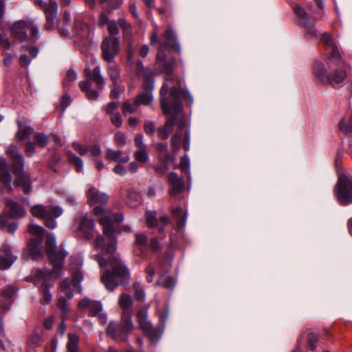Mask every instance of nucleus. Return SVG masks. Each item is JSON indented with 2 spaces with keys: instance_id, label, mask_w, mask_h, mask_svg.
<instances>
[{
  "instance_id": "36",
  "label": "nucleus",
  "mask_w": 352,
  "mask_h": 352,
  "mask_svg": "<svg viewBox=\"0 0 352 352\" xmlns=\"http://www.w3.org/2000/svg\"><path fill=\"white\" fill-rule=\"evenodd\" d=\"M157 285L162 286L168 289H173L176 284L175 279L165 274H161L156 282Z\"/></svg>"
},
{
  "instance_id": "13",
  "label": "nucleus",
  "mask_w": 352,
  "mask_h": 352,
  "mask_svg": "<svg viewBox=\"0 0 352 352\" xmlns=\"http://www.w3.org/2000/svg\"><path fill=\"white\" fill-rule=\"evenodd\" d=\"M314 74L320 81L324 83H330L333 87L342 83L346 78V71L343 69H338L332 76H329L323 64L320 61L315 62Z\"/></svg>"
},
{
  "instance_id": "25",
  "label": "nucleus",
  "mask_w": 352,
  "mask_h": 352,
  "mask_svg": "<svg viewBox=\"0 0 352 352\" xmlns=\"http://www.w3.org/2000/svg\"><path fill=\"white\" fill-rule=\"evenodd\" d=\"M1 251L5 256L0 255V270H5L16 261V256L12 253L11 246L7 243L2 245Z\"/></svg>"
},
{
  "instance_id": "37",
  "label": "nucleus",
  "mask_w": 352,
  "mask_h": 352,
  "mask_svg": "<svg viewBox=\"0 0 352 352\" xmlns=\"http://www.w3.org/2000/svg\"><path fill=\"white\" fill-rule=\"evenodd\" d=\"M79 337L73 333L68 334V341L67 343V352H78Z\"/></svg>"
},
{
  "instance_id": "64",
  "label": "nucleus",
  "mask_w": 352,
  "mask_h": 352,
  "mask_svg": "<svg viewBox=\"0 0 352 352\" xmlns=\"http://www.w3.org/2000/svg\"><path fill=\"white\" fill-rule=\"evenodd\" d=\"M120 28L124 32H128L131 30V25L124 19H120L118 21Z\"/></svg>"
},
{
  "instance_id": "6",
  "label": "nucleus",
  "mask_w": 352,
  "mask_h": 352,
  "mask_svg": "<svg viewBox=\"0 0 352 352\" xmlns=\"http://www.w3.org/2000/svg\"><path fill=\"white\" fill-rule=\"evenodd\" d=\"M82 280V274L77 270L72 273L71 281L68 278L63 279L60 284V292L64 293L65 296H60L57 302V306L62 314V320H65L67 318L68 312L67 300L73 298V292L71 288L72 287L76 289L78 293L82 292L80 282Z\"/></svg>"
},
{
  "instance_id": "7",
  "label": "nucleus",
  "mask_w": 352,
  "mask_h": 352,
  "mask_svg": "<svg viewBox=\"0 0 352 352\" xmlns=\"http://www.w3.org/2000/svg\"><path fill=\"white\" fill-rule=\"evenodd\" d=\"M45 245L49 260L53 265L51 270H54V276L58 278L61 274L67 252L65 250H57L56 239L53 234H49L47 236Z\"/></svg>"
},
{
  "instance_id": "22",
  "label": "nucleus",
  "mask_w": 352,
  "mask_h": 352,
  "mask_svg": "<svg viewBox=\"0 0 352 352\" xmlns=\"http://www.w3.org/2000/svg\"><path fill=\"white\" fill-rule=\"evenodd\" d=\"M320 41L322 42L326 50L329 49V59L331 61H338L341 56L336 43L328 33H323L320 35Z\"/></svg>"
},
{
  "instance_id": "16",
  "label": "nucleus",
  "mask_w": 352,
  "mask_h": 352,
  "mask_svg": "<svg viewBox=\"0 0 352 352\" xmlns=\"http://www.w3.org/2000/svg\"><path fill=\"white\" fill-rule=\"evenodd\" d=\"M148 306L141 307L138 311L136 317L139 326L151 341H157L162 333L155 329L152 324L147 320Z\"/></svg>"
},
{
  "instance_id": "20",
  "label": "nucleus",
  "mask_w": 352,
  "mask_h": 352,
  "mask_svg": "<svg viewBox=\"0 0 352 352\" xmlns=\"http://www.w3.org/2000/svg\"><path fill=\"white\" fill-rule=\"evenodd\" d=\"M142 87L144 92L140 94L135 99L136 107L140 104L148 105L153 100L152 91L154 87V80L152 76H145Z\"/></svg>"
},
{
  "instance_id": "8",
  "label": "nucleus",
  "mask_w": 352,
  "mask_h": 352,
  "mask_svg": "<svg viewBox=\"0 0 352 352\" xmlns=\"http://www.w3.org/2000/svg\"><path fill=\"white\" fill-rule=\"evenodd\" d=\"M35 284H41L38 287V291L42 296L40 302L43 305L50 303L52 300V296L50 292V283L52 279H56L54 276V270H36L34 274Z\"/></svg>"
},
{
  "instance_id": "19",
  "label": "nucleus",
  "mask_w": 352,
  "mask_h": 352,
  "mask_svg": "<svg viewBox=\"0 0 352 352\" xmlns=\"http://www.w3.org/2000/svg\"><path fill=\"white\" fill-rule=\"evenodd\" d=\"M156 150L158 153V161L161 165L153 166L154 170L159 174H164L168 169L169 162L171 160V156L168 153V145L166 143H157L155 144Z\"/></svg>"
},
{
  "instance_id": "23",
  "label": "nucleus",
  "mask_w": 352,
  "mask_h": 352,
  "mask_svg": "<svg viewBox=\"0 0 352 352\" xmlns=\"http://www.w3.org/2000/svg\"><path fill=\"white\" fill-rule=\"evenodd\" d=\"M17 290V287L9 286L0 292V311L3 315L10 309L12 302V297Z\"/></svg>"
},
{
  "instance_id": "53",
  "label": "nucleus",
  "mask_w": 352,
  "mask_h": 352,
  "mask_svg": "<svg viewBox=\"0 0 352 352\" xmlns=\"http://www.w3.org/2000/svg\"><path fill=\"white\" fill-rule=\"evenodd\" d=\"M118 23L114 20L110 21L108 23L107 30L109 34L114 36L118 33Z\"/></svg>"
},
{
  "instance_id": "62",
  "label": "nucleus",
  "mask_w": 352,
  "mask_h": 352,
  "mask_svg": "<svg viewBox=\"0 0 352 352\" xmlns=\"http://www.w3.org/2000/svg\"><path fill=\"white\" fill-rule=\"evenodd\" d=\"M113 86H114V88L111 91V93H110V98L112 99H116L119 97V95H120V92L122 91L123 89L122 87H119L118 85H117V84Z\"/></svg>"
},
{
  "instance_id": "1",
  "label": "nucleus",
  "mask_w": 352,
  "mask_h": 352,
  "mask_svg": "<svg viewBox=\"0 0 352 352\" xmlns=\"http://www.w3.org/2000/svg\"><path fill=\"white\" fill-rule=\"evenodd\" d=\"M157 63L165 74V82L160 89V104L164 112L168 113L171 110L175 112L180 111L182 109V98L191 105L193 102L192 96L187 90L182 89V80L173 74V65L167 62L162 49L157 52Z\"/></svg>"
},
{
  "instance_id": "56",
  "label": "nucleus",
  "mask_w": 352,
  "mask_h": 352,
  "mask_svg": "<svg viewBox=\"0 0 352 352\" xmlns=\"http://www.w3.org/2000/svg\"><path fill=\"white\" fill-rule=\"evenodd\" d=\"M146 280L148 283L153 282V277L155 274V267L152 264H149L146 269Z\"/></svg>"
},
{
  "instance_id": "14",
  "label": "nucleus",
  "mask_w": 352,
  "mask_h": 352,
  "mask_svg": "<svg viewBox=\"0 0 352 352\" xmlns=\"http://www.w3.org/2000/svg\"><path fill=\"white\" fill-rule=\"evenodd\" d=\"M335 195L342 206L352 204V180L346 175L344 174L339 175Z\"/></svg>"
},
{
  "instance_id": "17",
  "label": "nucleus",
  "mask_w": 352,
  "mask_h": 352,
  "mask_svg": "<svg viewBox=\"0 0 352 352\" xmlns=\"http://www.w3.org/2000/svg\"><path fill=\"white\" fill-rule=\"evenodd\" d=\"M294 11L298 17V23L299 25L304 28L307 31L305 36L307 38L316 36L317 31L315 28V19L309 16L304 8L299 5L295 6Z\"/></svg>"
},
{
  "instance_id": "15",
  "label": "nucleus",
  "mask_w": 352,
  "mask_h": 352,
  "mask_svg": "<svg viewBox=\"0 0 352 352\" xmlns=\"http://www.w3.org/2000/svg\"><path fill=\"white\" fill-rule=\"evenodd\" d=\"M182 141V146L186 151L190 149V129L187 126L184 120H180L177 124V130L176 133L171 138V146L173 153H176L180 149Z\"/></svg>"
},
{
  "instance_id": "4",
  "label": "nucleus",
  "mask_w": 352,
  "mask_h": 352,
  "mask_svg": "<svg viewBox=\"0 0 352 352\" xmlns=\"http://www.w3.org/2000/svg\"><path fill=\"white\" fill-rule=\"evenodd\" d=\"M119 305L122 309L121 324L110 322L107 328V334L118 342L127 341L128 334L133 329L131 321L133 301L129 295L122 294L119 298Z\"/></svg>"
},
{
  "instance_id": "47",
  "label": "nucleus",
  "mask_w": 352,
  "mask_h": 352,
  "mask_svg": "<svg viewBox=\"0 0 352 352\" xmlns=\"http://www.w3.org/2000/svg\"><path fill=\"white\" fill-rule=\"evenodd\" d=\"M89 311L91 316H94L98 314L102 308V304L98 301L91 300Z\"/></svg>"
},
{
  "instance_id": "41",
  "label": "nucleus",
  "mask_w": 352,
  "mask_h": 352,
  "mask_svg": "<svg viewBox=\"0 0 352 352\" xmlns=\"http://www.w3.org/2000/svg\"><path fill=\"white\" fill-rule=\"evenodd\" d=\"M108 74L112 80L113 85H116L120 77L118 67L114 64L109 65L108 67Z\"/></svg>"
},
{
  "instance_id": "59",
  "label": "nucleus",
  "mask_w": 352,
  "mask_h": 352,
  "mask_svg": "<svg viewBox=\"0 0 352 352\" xmlns=\"http://www.w3.org/2000/svg\"><path fill=\"white\" fill-rule=\"evenodd\" d=\"M160 248V243L155 238L151 239L149 243L148 242V249H151L152 251H156Z\"/></svg>"
},
{
  "instance_id": "60",
  "label": "nucleus",
  "mask_w": 352,
  "mask_h": 352,
  "mask_svg": "<svg viewBox=\"0 0 352 352\" xmlns=\"http://www.w3.org/2000/svg\"><path fill=\"white\" fill-rule=\"evenodd\" d=\"M71 98L69 95H64L61 98L60 102V109L62 113L65 110V109L70 104Z\"/></svg>"
},
{
  "instance_id": "10",
  "label": "nucleus",
  "mask_w": 352,
  "mask_h": 352,
  "mask_svg": "<svg viewBox=\"0 0 352 352\" xmlns=\"http://www.w3.org/2000/svg\"><path fill=\"white\" fill-rule=\"evenodd\" d=\"M31 213L34 217L43 219L46 227L54 229L57 223L56 219L63 214V209L59 206H43L37 204L32 207Z\"/></svg>"
},
{
  "instance_id": "21",
  "label": "nucleus",
  "mask_w": 352,
  "mask_h": 352,
  "mask_svg": "<svg viewBox=\"0 0 352 352\" xmlns=\"http://www.w3.org/2000/svg\"><path fill=\"white\" fill-rule=\"evenodd\" d=\"M182 110L183 108L177 112H175L173 110H171L168 113H165L164 112H163L165 115H169L170 113H173V115L167 118L164 126L160 127L157 129V136L159 138L162 140H166L168 138L169 135L172 133L173 127L176 123L177 115L181 111H182ZM162 111H164L162 110Z\"/></svg>"
},
{
  "instance_id": "24",
  "label": "nucleus",
  "mask_w": 352,
  "mask_h": 352,
  "mask_svg": "<svg viewBox=\"0 0 352 352\" xmlns=\"http://www.w3.org/2000/svg\"><path fill=\"white\" fill-rule=\"evenodd\" d=\"M80 233L86 239H91L94 236L95 222L92 217L84 216L78 226Z\"/></svg>"
},
{
  "instance_id": "27",
  "label": "nucleus",
  "mask_w": 352,
  "mask_h": 352,
  "mask_svg": "<svg viewBox=\"0 0 352 352\" xmlns=\"http://www.w3.org/2000/svg\"><path fill=\"white\" fill-rule=\"evenodd\" d=\"M88 202L91 206L96 204H104L108 200V195L104 192H99L96 188L91 187L87 192Z\"/></svg>"
},
{
  "instance_id": "9",
  "label": "nucleus",
  "mask_w": 352,
  "mask_h": 352,
  "mask_svg": "<svg viewBox=\"0 0 352 352\" xmlns=\"http://www.w3.org/2000/svg\"><path fill=\"white\" fill-rule=\"evenodd\" d=\"M85 74L87 78V80L80 81L79 83V87L82 91L86 94L89 100H96L99 96V93L96 90L90 89L91 86L90 80L94 81L99 89L102 88L104 78L100 74V67L99 66H96L93 69V70L87 68L85 69Z\"/></svg>"
},
{
  "instance_id": "55",
  "label": "nucleus",
  "mask_w": 352,
  "mask_h": 352,
  "mask_svg": "<svg viewBox=\"0 0 352 352\" xmlns=\"http://www.w3.org/2000/svg\"><path fill=\"white\" fill-rule=\"evenodd\" d=\"M138 107L135 105V102H134V104H131L128 102H125L122 105V111L124 113H133L136 111Z\"/></svg>"
},
{
  "instance_id": "61",
  "label": "nucleus",
  "mask_w": 352,
  "mask_h": 352,
  "mask_svg": "<svg viewBox=\"0 0 352 352\" xmlns=\"http://www.w3.org/2000/svg\"><path fill=\"white\" fill-rule=\"evenodd\" d=\"M91 299L88 298H84L78 302V308L81 310L89 309L91 302Z\"/></svg>"
},
{
  "instance_id": "46",
  "label": "nucleus",
  "mask_w": 352,
  "mask_h": 352,
  "mask_svg": "<svg viewBox=\"0 0 352 352\" xmlns=\"http://www.w3.org/2000/svg\"><path fill=\"white\" fill-rule=\"evenodd\" d=\"M76 73L72 69H69L63 81L64 87H70V83L76 80Z\"/></svg>"
},
{
  "instance_id": "44",
  "label": "nucleus",
  "mask_w": 352,
  "mask_h": 352,
  "mask_svg": "<svg viewBox=\"0 0 352 352\" xmlns=\"http://www.w3.org/2000/svg\"><path fill=\"white\" fill-rule=\"evenodd\" d=\"M146 224L149 228H153L157 224V217L155 211H147L146 212Z\"/></svg>"
},
{
  "instance_id": "54",
  "label": "nucleus",
  "mask_w": 352,
  "mask_h": 352,
  "mask_svg": "<svg viewBox=\"0 0 352 352\" xmlns=\"http://www.w3.org/2000/svg\"><path fill=\"white\" fill-rule=\"evenodd\" d=\"M135 146L138 149L146 148L145 144L143 142V135L142 134H137L134 140Z\"/></svg>"
},
{
  "instance_id": "30",
  "label": "nucleus",
  "mask_w": 352,
  "mask_h": 352,
  "mask_svg": "<svg viewBox=\"0 0 352 352\" xmlns=\"http://www.w3.org/2000/svg\"><path fill=\"white\" fill-rule=\"evenodd\" d=\"M74 31L76 38L80 41H84L89 39L90 29L87 23L80 19H76L74 25Z\"/></svg>"
},
{
  "instance_id": "3",
  "label": "nucleus",
  "mask_w": 352,
  "mask_h": 352,
  "mask_svg": "<svg viewBox=\"0 0 352 352\" xmlns=\"http://www.w3.org/2000/svg\"><path fill=\"white\" fill-rule=\"evenodd\" d=\"M93 213L99 217V222L103 227V234L107 237L105 239L102 235H98L94 241V246L96 248H100L106 253L111 254L116 250L117 239L114 233L116 232H131V229L128 226H124L120 229L116 230L113 224L119 223L124 220L122 213H113L109 209H104L101 206H96L93 209Z\"/></svg>"
},
{
  "instance_id": "57",
  "label": "nucleus",
  "mask_w": 352,
  "mask_h": 352,
  "mask_svg": "<svg viewBox=\"0 0 352 352\" xmlns=\"http://www.w3.org/2000/svg\"><path fill=\"white\" fill-rule=\"evenodd\" d=\"M137 73L139 75L142 74L143 76V80H144L145 76H151V74L144 69L143 63L140 60L137 63Z\"/></svg>"
},
{
  "instance_id": "11",
  "label": "nucleus",
  "mask_w": 352,
  "mask_h": 352,
  "mask_svg": "<svg viewBox=\"0 0 352 352\" xmlns=\"http://www.w3.org/2000/svg\"><path fill=\"white\" fill-rule=\"evenodd\" d=\"M28 31H30L31 36L36 37L38 35V30L33 20L25 19L19 20L13 23L10 28V33L12 36L19 41H25L28 38Z\"/></svg>"
},
{
  "instance_id": "31",
  "label": "nucleus",
  "mask_w": 352,
  "mask_h": 352,
  "mask_svg": "<svg viewBox=\"0 0 352 352\" xmlns=\"http://www.w3.org/2000/svg\"><path fill=\"white\" fill-rule=\"evenodd\" d=\"M173 217L177 221L176 230H182L186 223L188 213L186 210L183 211L181 206H177L172 210Z\"/></svg>"
},
{
  "instance_id": "29",
  "label": "nucleus",
  "mask_w": 352,
  "mask_h": 352,
  "mask_svg": "<svg viewBox=\"0 0 352 352\" xmlns=\"http://www.w3.org/2000/svg\"><path fill=\"white\" fill-rule=\"evenodd\" d=\"M165 41L160 43L161 47H171L178 53L181 52L179 43L177 41V36L173 30L169 28L164 34Z\"/></svg>"
},
{
  "instance_id": "18",
  "label": "nucleus",
  "mask_w": 352,
  "mask_h": 352,
  "mask_svg": "<svg viewBox=\"0 0 352 352\" xmlns=\"http://www.w3.org/2000/svg\"><path fill=\"white\" fill-rule=\"evenodd\" d=\"M102 56L104 60L110 63L114 60L120 51V41L114 36H107L101 43Z\"/></svg>"
},
{
  "instance_id": "48",
  "label": "nucleus",
  "mask_w": 352,
  "mask_h": 352,
  "mask_svg": "<svg viewBox=\"0 0 352 352\" xmlns=\"http://www.w3.org/2000/svg\"><path fill=\"white\" fill-rule=\"evenodd\" d=\"M74 149L78 152L80 155H85L89 153V146H84L79 142H74L72 144Z\"/></svg>"
},
{
  "instance_id": "12",
  "label": "nucleus",
  "mask_w": 352,
  "mask_h": 352,
  "mask_svg": "<svg viewBox=\"0 0 352 352\" xmlns=\"http://www.w3.org/2000/svg\"><path fill=\"white\" fill-rule=\"evenodd\" d=\"M28 232L35 236L30 240L28 243V250L34 260H41L44 257L41 244L45 233L43 227L36 224H30L28 226Z\"/></svg>"
},
{
  "instance_id": "52",
  "label": "nucleus",
  "mask_w": 352,
  "mask_h": 352,
  "mask_svg": "<svg viewBox=\"0 0 352 352\" xmlns=\"http://www.w3.org/2000/svg\"><path fill=\"white\" fill-rule=\"evenodd\" d=\"M114 140L119 146H123L126 144V139L124 134L120 131L117 132L114 136Z\"/></svg>"
},
{
  "instance_id": "35",
  "label": "nucleus",
  "mask_w": 352,
  "mask_h": 352,
  "mask_svg": "<svg viewBox=\"0 0 352 352\" xmlns=\"http://www.w3.org/2000/svg\"><path fill=\"white\" fill-rule=\"evenodd\" d=\"M18 124V131L16 134V139L18 141L23 140L30 137V135L32 133L34 129L30 126H23L21 122H17Z\"/></svg>"
},
{
  "instance_id": "51",
  "label": "nucleus",
  "mask_w": 352,
  "mask_h": 352,
  "mask_svg": "<svg viewBox=\"0 0 352 352\" xmlns=\"http://www.w3.org/2000/svg\"><path fill=\"white\" fill-rule=\"evenodd\" d=\"M179 166L182 171L187 173L189 170L190 160L186 154L181 157Z\"/></svg>"
},
{
  "instance_id": "33",
  "label": "nucleus",
  "mask_w": 352,
  "mask_h": 352,
  "mask_svg": "<svg viewBox=\"0 0 352 352\" xmlns=\"http://www.w3.org/2000/svg\"><path fill=\"white\" fill-rule=\"evenodd\" d=\"M6 204L10 208V214L12 217L21 218L25 215V210L15 201L8 199Z\"/></svg>"
},
{
  "instance_id": "2",
  "label": "nucleus",
  "mask_w": 352,
  "mask_h": 352,
  "mask_svg": "<svg viewBox=\"0 0 352 352\" xmlns=\"http://www.w3.org/2000/svg\"><path fill=\"white\" fill-rule=\"evenodd\" d=\"M6 153L12 160L11 169L16 178L12 185V176L7 169L6 160L5 157H0V194L12 195L13 190L21 186L23 192L28 194L32 190V182L29 175L24 174L23 157L15 146H9Z\"/></svg>"
},
{
  "instance_id": "40",
  "label": "nucleus",
  "mask_w": 352,
  "mask_h": 352,
  "mask_svg": "<svg viewBox=\"0 0 352 352\" xmlns=\"http://www.w3.org/2000/svg\"><path fill=\"white\" fill-rule=\"evenodd\" d=\"M34 142L39 147H45L49 142L48 136L43 133H35L34 134Z\"/></svg>"
},
{
  "instance_id": "34",
  "label": "nucleus",
  "mask_w": 352,
  "mask_h": 352,
  "mask_svg": "<svg viewBox=\"0 0 352 352\" xmlns=\"http://www.w3.org/2000/svg\"><path fill=\"white\" fill-rule=\"evenodd\" d=\"M142 202V197L139 192L130 190L127 193L126 203L131 208L138 206Z\"/></svg>"
},
{
  "instance_id": "43",
  "label": "nucleus",
  "mask_w": 352,
  "mask_h": 352,
  "mask_svg": "<svg viewBox=\"0 0 352 352\" xmlns=\"http://www.w3.org/2000/svg\"><path fill=\"white\" fill-rule=\"evenodd\" d=\"M338 129L346 135L352 133V116L350 118L349 125L346 124L344 118L341 119L338 124Z\"/></svg>"
},
{
  "instance_id": "5",
  "label": "nucleus",
  "mask_w": 352,
  "mask_h": 352,
  "mask_svg": "<svg viewBox=\"0 0 352 352\" xmlns=\"http://www.w3.org/2000/svg\"><path fill=\"white\" fill-rule=\"evenodd\" d=\"M108 263L111 270L102 275L101 280L108 290L113 291L129 280L130 273L126 265L115 255L109 257Z\"/></svg>"
},
{
  "instance_id": "49",
  "label": "nucleus",
  "mask_w": 352,
  "mask_h": 352,
  "mask_svg": "<svg viewBox=\"0 0 352 352\" xmlns=\"http://www.w3.org/2000/svg\"><path fill=\"white\" fill-rule=\"evenodd\" d=\"M308 345L310 349L314 351L316 350V342L318 341V336L314 333H309L308 336Z\"/></svg>"
},
{
  "instance_id": "50",
  "label": "nucleus",
  "mask_w": 352,
  "mask_h": 352,
  "mask_svg": "<svg viewBox=\"0 0 352 352\" xmlns=\"http://www.w3.org/2000/svg\"><path fill=\"white\" fill-rule=\"evenodd\" d=\"M111 122L116 127H121L122 124V120L120 113L116 112L111 114Z\"/></svg>"
},
{
  "instance_id": "45",
  "label": "nucleus",
  "mask_w": 352,
  "mask_h": 352,
  "mask_svg": "<svg viewBox=\"0 0 352 352\" xmlns=\"http://www.w3.org/2000/svg\"><path fill=\"white\" fill-rule=\"evenodd\" d=\"M135 290V297L137 300L142 301L145 298V293L140 283H135L133 285Z\"/></svg>"
},
{
  "instance_id": "38",
  "label": "nucleus",
  "mask_w": 352,
  "mask_h": 352,
  "mask_svg": "<svg viewBox=\"0 0 352 352\" xmlns=\"http://www.w3.org/2000/svg\"><path fill=\"white\" fill-rule=\"evenodd\" d=\"M67 160L70 164L75 166L76 170L78 173L83 172V162L78 156L72 152H69L67 154Z\"/></svg>"
},
{
  "instance_id": "42",
  "label": "nucleus",
  "mask_w": 352,
  "mask_h": 352,
  "mask_svg": "<svg viewBox=\"0 0 352 352\" xmlns=\"http://www.w3.org/2000/svg\"><path fill=\"white\" fill-rule=\"evenodd\" d=\"M133 157L138 162L145 163L148 160V154L146 148L138 149L133 154Z\"/></svg>"
},
{
  "instance_id": "39",
  "label": "nucleus",
  "mask_w": 352,
  "mask_h": 352,
  "mask_svg": "<svg viewBox=\"0 0 352 352\" xmlns=\"http://www.w3.org/2000/svg\"><path fill=\"white\" fill-rule=\"evenodd\" d=\"M135 246L140 249V252L143 253L148 250V239L144 234H135Z\"/></svg>"
},
{
  "instance_id": "58",
  "label": "nucleus",
  "mask_w": 352,
  "mask_h": 352,
  "mask_svg": "<svg viewBox=\"0 0 352 352\" xmlns=\"http://www.w3.org/2000/svg\"><path fill=\"white\" fill-rule=\"evenodd\" d=\"M11 46L10 42L8 39L6 35L0 33V47L1 48L8 50Z\"/></svg>"
},
{
  "instance_id": "32",
  "label": "nucleus",
  "mask_w": 352,
  "mask_h": 352,
  "mask_svg": "<svg viewBox=\"0 0 352 352\" xmlns=\"http://www.w3.org/2000/svg\"><path fill=\"white\" fill-rule=\"evenodd\" d=\"M106 158L110 161L118 162V163H126L129 160V155H123L121 151H115L111 148H107Z\"/></svg>"
},
{
  "instance_id": "26",
  "label": "nucleus",
  "mask_w": 352,
  "mask_h": 352,
  "mask_svg": "<svg viewBox=\"0 0 352 352\" xmlns=\"http://www.w3.org/2000/svg\"><path fill=\"white\" fill-rule=\"evenodd\" d=\"M168 184L170 186L169 194L174 196L182 192L184 188V179L179 177L175 173L171 172L168 176Z\"/></svg>"
},
{
  "instance_id": "28",
  "label": "nucleus",
  "mask_w": 352,
  "mask_h": 352,
  "mask_svg": "<svg viewBox=\"0 0 352 352\" xmlns=\"http://www.w3.org/2000/svg\"><path fill=\"white\" fill-rule=\"evenodd\" d=\"M58 5L54 0H50L47 7L45 8V14L46 17L45 29L50 30L52 28L54 20L57 16Z\"/></svg>"
},
{
  "instance_id": "63",
  "label": "nucleus",
  "mask_w": 352,
  "mask_h": 352,
  "mask_svg": "<svg viewBox=\"0 0 352 352\" xmlns=\"http://www.w3.org/2000/svg\"><path fill=\"white\" fill-rule=\"evenodd\" d=\"M144 131L148 135H153L155 131V125L152 122H146L144 124Z\"/></svg>"
}]
</instances>
